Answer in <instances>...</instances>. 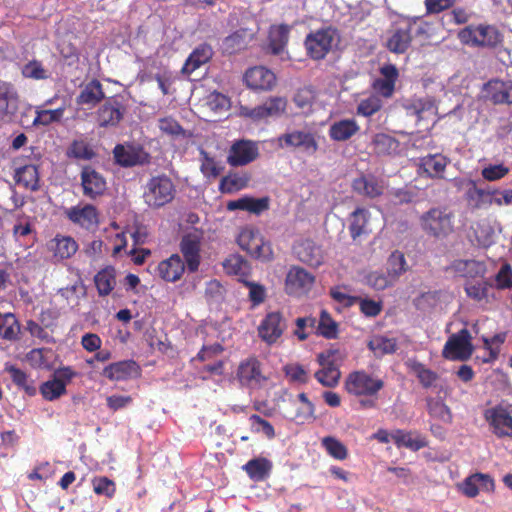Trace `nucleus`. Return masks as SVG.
<instances>
[{
    "instance_id": "f257e3e1",
    "label": "nucleus",
    "mask_w": 512,
    "mask_h": 512,
    "mask_svg": "<svg viewBox=\"0 0 512 512\" xmlns=\"http://www.w3.org/2000/svg\"><path fill=\"white\" fill-rule=\"evenodd\" d=\"M384 386L385 382L381 377L363 369L350 372L344 381L345 391L359 399L362 409L377 408L379 393Z\"/></svg>"
},
{
    "instance_id": "f03ea898",
    "label": "nucleus",
    "mask_w": 512,
    "mask_h": 512,
    "mask_svg": "<svg viewBox=\"0 0 512 512\" xmlns=\"http://www.w3.org/2000/svg\"><path fill=\"white\" fill-rule=\"evenodd\" d=\"M235 379L240 388L253 393L264 389L270 377L266 373L262 361L256 356H249L238 364Z\"/></svg>"
},
{
    "instance_id": "7ed1b4c3",
    "label": "nucleus",
    "mask_w": 512,
    "mask_h": 512,
    "mask_svg": "<svg viewBox=\"0 0 512 512\" xmlns=\"http://www.w3.org/2000/svg\"><path fill=\"white\" fill-rule=\"evenodd\" d=\"M176 188L169 176L159 174L152 176L145 184L143 201L151 209H159L172 202Z\"/></svg>"
},
{
    "instance_id": "20e7f679",
    "label": "nucleus",
    "mask_w": 512,
    "mask_h": 512,
    "mask_svg": "<svg viewBox=\"0 0 512 512\" xmlns=\"http://www.w3.org/2000/svg\"><path fill=\"white\" fill-rule=\"evenodd\" d=\"M455 215L447 207H433L420 217L422 230L429 236L445 238L454 231Z\"/></svg>"
},
{
    "instance_id": "39448f33",
    "label": "nucleus",
    "mask_w": 512,
    "mask_h": 512,
    "mask_svg": "<svg viewBox=\"0 0 512 512\" xmlns=\"http://www.w3.org/2000/svg\"><path fill=\"white\" fill-rule=\"evenodd\" d=\"M339 40L338 30L332 26L311 31L304 40L307 55L313 60H322Z\"/></svg>"
},
{
    "instance_id": "423d86ee",
    "label": "nucleus",
    "mask_w": 512,
    "mask_h": 512,
    "mask_svg": "<svg viewBox=\"0 0 512 512\" xmlns=\"http://www.w3.org/2000/svg\"><path fill=\"white\" fill-rule=\"evenodd\" d=\"M283 416L298 423H304L309 420H314L315 405L308 399L306 393H299L294 396L285 392L281 398Z\"/></svg>"
},
{
    "instance_id": "0eeeda50",
    "label": "nucleus",
    "mask_w": 512,
    "mask_h": 512,
    "mask_svg": "<svg viewBox=\"0 0 512 512\" xmlns=\"http://www.w3.org/2000/svg\"><path fill=\"white\" fill-rule=\"evenodd\" d=\"M237 243L242 250L255 259L268 262L274 257L271 244L265 241L257 230L251 228L241 230Z\"/></svg>"
},
{
    "instance_id": "6e6552de",
    "label": "nucleus",
    "mask_w": 512,
    "mask_h": 512,
    "mask_svg": "<svg viewBox=\"0 0 512 512\" xmlns=\"http://www.w3.org/2000/svg\"><path fill=\"white\" fill-rule=\"evenodd\" d=\"M473 352L472 336L468 329L463 328L448 338L443 347L442 356L451 361H467Z\"/></svg>"
},
{
    "instance_id": "1a4fd4ad",
    "label": "nucleus",
    "mask_w": 512,
    "mask_h": 512,
    "mask_svg": "<svg viewBox=\"0 0 512 512\" xmlns=\"http://www.w3.org/2000/svg\"><path fill=\"white\" fill-rule=\"evenodd\" d=\"M203 239V230L194 228L186 232L180 240V252L185 259L187 269L190 273H195L199 269Z\"/></svg>"
},
{
    "instance_id": "9d476101",
    "label": "nucleus",
    "mask_w": 512,
    "mask_h": 512,
    "mask_svg": "<svg viewBox=\"0 0 512 512\" xmlns=\"http://www.w3.org/2000/svg\"><path fill=\"white\" fill-rule=\"evenodd\" d=\"M115 162L121 167L144 166L151 163V154L139 144H117L113 149Z\"/></svg>"
},
{
    "instance_id": "9b49d317",
    "label": "nucleus",
    "mask_w": 512,
    "mask_h": 512,
    "mask_svg": "<svg viewBox=\"0 0 512 512\" xmlns=\"http://www.w3.org/2000/svg\"><path fill=\"white\" fill-rule=\"evenodd\" d=\"M287 107V100L284 97H270L262 105L254 108L240 106L239 114L242 117L253 121H261L270 117H279Z\"/></svg>"
},
{
    "instance_id": "f8f14e48",
    "label": "nucleus",
    "mask_w": 512,
    "mask_h": 512,
    "mask_svg": "<svg viewBox=\"0 0 512 512\" xmlns=\"http://www.w3.org/2000/svg\"><path fill=\"white\" fill-rule=\"evenodd\" d=\"M65 217L74 225L95 231L100 223L98 209L92 204H78L64 210Z\"/></svg>"
},
{
    "instance_id": "ddd939ff",
    "label": "nucleus",
    "mask_w": 512,
    "mask_h": 512,
    "mask_svg": "<svg viewBox=\"0 0 512 512\" xmlns=\"http://www.w3.org/2000/svg\"><path fill=\"white\" fill-rule=\"evenodd\" d=\"M292 251L300 262L312 268L320 267L326 259L323 247L309 238L295 242Z\"/></svg>"
},
{
    "instance_id": "4468645a",
    "label": "nucleus",
    "mask_w": 512,
    "mask_h": 512,
    "mask_svg": "<svg viewBox=\"0 0 512 512\" xmlns=\"http://www.w3.org/2000/svg\"><path fill=\"white\" fill-rule=\"evenodd\" d=\"M459 39L467 45L493 47L500 42V35L492 26L479 25L462 29Z\"/></svg>"
},
{
    "instance_id": "2eb2a0df",
    "label": "nucleus",
    "mask_w": 512,
    "mask_h": 512,
    "mask_svg": "<svg viewBox=\"0 0 512 512\" xmlns=\"http://www.w3.org/2000/svg\"><path fill=\"white\" fill-rule=\"evenodd\" d=\"M315 283V276L300 266L293 265L285 278V291L288 295L302 296L308 293Z\"/></svg>"
},
{
    "instance_id": "dca6fc26",
    "label": "nucleus",
    "mask_w": 512,
    "mask_h": 512,
    "mask_svg": "<svg viewBox=\"0 0 512 512\" xmlns=\"http://www.w3.org/2000/svg\"><path fill=\"white\" fill-rule=\"evenodd\" d=\"M484 418L497 438H512V415L506 408L501 405L489 408Z\"/></svg>"
},
{
    "instance_id": "f3484780",
    "label": "nucleus",
    "mask_w": 512,
    "mask_h": 512,
    "mask_svg": "<svg viewBox=\"0 0 512 512\" xmlns=\"http://www.w3.org/2000/svg\"><path fill=\"white\" fill-rule=\"evenodd\" d=\"M286 329L285 319L279 311L269 312L258 327V335L268 345H272L283 335Z\"/></svg>"
},
{
    "instance_id": "a211bd4d",
    "label": "nucleus",
    "mask_w": 512,
    "mask_h": 512,
    "mask_svg": "<svg viewBox=\"0 0 512 512\" xmlns=\"http://www.w3.org/2000/svg\"><path fill=\"white\" fill-rule=\"evenodd\" d=\"M259 155L258 146L250 140H238L232 144L227 156V163L239 167L253 162Z\"/></svg>"
},
{
    "instance_id": "6ab92c4d",
    "label": "nucleus",
    "mask_w": 512,
    "mask_h": 512,
    "mask_svg": "<svg viewBox=\"0 0 512 512\" xmlns=\"http://www.w3.org/2000/svg\"><path fill=\"white\" fill-rule=\"evenodd\" d=\"M351 188L361 197L375 199L384 194L386 187L384 180L374 174H361L352 180Z\"/></svg>"
},
{
    "instance_id": "aec40b11",
    "label": "nucleus",
    "mask_w": 512,
    "mask_h": 512,
    "mask_svg": "<svg viewBox=\"0 0 512 512\" xmlns=\"http://www.w3.org/2000/svg\"><path fill=\"white\" fill-rule=\"evenodd\" d=\"M83 195L89 199H96L104 194L107 186L101 173L91 166H84L80 174Z\"/></svg>"
},
{
    "instance_id": "412c9836",
    "label": "nucleus",
    "mask_w": 512,
    "mask_h": 512,
    "mask_svg": "<svg viewBox=\"0 0 512 512\" xmlns=\"http://www.w3.org/2000/svg\"><path fill=\"white\" fill-rule=\"evenodd\" d=\"M412 28L411 23L392 28L388 32L385 47L394 54L406 53L413 40Z\"/></svg>"
},
{
    "instance_id": "4be33fe9",
    "label": "nucleus",
    "mask_w": 512,
    "mask_h": 512,
    "mask_svg": "<svg viewBox=\"0 0 512 512\" xmlns=\"http://www.w3.org/2000/svg\"><path fill=\"white\" fill-rule=\"evenodd\" d=\"M333 356V351L322 352L317 356L322 368L315 373L314 377L325 387H335L341 376L339 368L334 364Z\"/></svg>"
},
{
    "instance_id": "5701e85b",
    "label": "nucleus",
    "mask_w": 512,
    "mask_h": 512,
    "mask_svg": "<svg viewBox=\"0 0 512 512\" xmlns=\"http://www.w3.org/2000/svg\"><path fill=\"white\" fill-rule=\"evenodd\" d=\"M244 82L252 90L269 91L276 84V76L263 66H255L245 72Z\"/></svg>"
},
{
    "instance_id": "b1692460",
    "label": "nucleus",
    "mask_w": 512,
    "mask_h": 512,
    "mask_svg": "<svg viewBox=\"0 0 512 512\" xmlns=\"http://www.w3.org/2000/svg\"><path fill=\"white\" fill-rule=\"evenodd\" d=\"M141 368L134 360H123L107 365L102 375L110 381H125L139 377Z\"/></svg>"
},
{
    "instance_id": "393cba45",
    "label": "nucleus",
    "mask_w": 512,
    "mask_h": 512,
    "mask_svg": "<svg viewBox=\"0 0 512 512\" xmlns=\"http://www.w3.org/2000/svg\"><path fill=\"white\" fill-rule=\"evenodd\" d=\"M125 109L116 99H109L102 104L96 112V120L99 127H115L123 119Z\"/></svg>"
},
{
    "instance_id": "a878e982",
    "label": "nucleus",
    "mask_w": 512,
    "mask_h": 512,
    "mask_svg": "<svg viewBox=\"0 0 512 512\" xmlns=\"http://www.w3.org/2000/svg\"><path fill=\"white\" fill-rule=\"evenodd\" d=\"M490 189V186H487L486 188L478 187L475 181L470 180L464 193V200L467 208L472 212L490 208Z\"/></svg>"
},
{
    "instance_id": "bb28decb",
    "label": "nucleus",
    "mask_w": 512,
    "mask_h": 512,
    "mask_svg": "<svg viewBox=\"0 0 512 512\" xmlns=\"http://www.w3.org/2000/svg\"><path fill=\"white\" fill-rule=\"evenodd\" d=\"M19 97L9 82L0 83V120L11 122L18 111Z\"/></svg>"
},
{
    "instance_id": "cd10ccee",
    "label": "nucleus",
    "mask_w": 512,
    "mask_h": 512,
    "mask_svg": "<svg viewBox=\"0 0 512 512\" xmlns=\"http://www.w3.org/2000/svg\"><path fill=\"white\" fill-rule=\"evenodd\" d=\"M494 480L488 474L475 473L466 477L458 485L459 490L468 498H475L480 490L491 492L494 490Z\"/></svg>"
},
{
    "instance_id": "c85d7f7f",
    "label": "nucleus",
    "mask_w": 512,
    "mask_h": 512,
    "mask_svg": "<svg viewBox=\"0 0 512 512\" xmlns=\"http://www.w3.org/2000/svg\"><path fill=\"white\" fill-rule=\"evenodd\" d=\"M279 142L286 147L302 148L309 154H314L318 150L315 136L310 132L294 130L281 135Z\"/></svg>"
},
{
    "instance_id": "c756f323",
    "label": "nucleus",
    "mask_w": 512,
    "mask_h": 512,
    "mask_svg": "<svg viewBox=\"0 0 512 512\" xmlns=\"http://www.w3.org/2000/svg\"><path fill=\"white\" fill-rule=\"evenodd\" d=\"M484 92L493 104H512V81L490 80L484 85Z\"/></svg>"
},
{
    "instance_id": "7c9ffc66",
    "label": "nucleus",
    "mask_w": 512,
    "mask_h": 512,
    "mask_svg": "<svg viewBox=\"0 0 512 512\" xmlns=\"http://www.w3.org/2000/svg\"><path fill=\"white\" fill-rule=\"evenodd\" d=\"M186 263L180 255L172 254L169 258L162 260L157 266V273L166 282H177L185 272Z\"/></svg>"
},
{
    "instance_id": "2f4dec72",
    "label": "nucleus",
    "mask_w": 512,
    "mask_h": 512,
    "mask_svg": "<svg viewBox=\"0 0 512 512\" xmlns=\"http://www.w3.org/2000/svg\"><path fill=\"white\" fill-rule=\"evenodd\" d=\"M49 250L57 260L70 259L77 252L79 246L71 236L57 234L49 241Z\"/></svg>"
},
{
    "instance_id": "473e14b6",
    "label": "nucleus",
    "mask_w": 512,
    "mask_h": 512,
    "mask_svg": "<svg viewBox=\"0 0 512 512\" xmlns=\"http://www.w3.org/2000/svg\"><path fill=\"white\" fill-rule=\"evenodd\" d=\"M105 98L103 85L97 79H92L86 83L78 96L76 97V103L78 105H86L89 108H93L98 105Z\"/></svg>"
},
{
    "instance_id": "72a5a7b5",
    "label": "nucleus",
    "mask_w": 512,
    "mask_h": 512,
    "mask_svg": "<svg viewBox=\"0 0 512 512\" xmlns=\"http://www.w3.org/2000/svg\"><path fill=\"white\" fill-rule=\"evenodd\" d=\"M451 269L460 277H484L487 268L483 261L475 259H457L451 264Z\"/></svg>"
},
{
    "instance_id": "f704fd0d",
    "label": "nucleus",
    "mask_w": 512,
    "mask_h": 512,
    "mask_svg": "<svg viewBox=\"0 0 512 512\" xmlns=\"http://www.w3.org/2000/svg\"><path fill=\"white\" fill-rule=\"evenodd\" d=\"M213 50L209 44L203 43L197 46L189 55L182 67V73L190 75L203 64L210 61Z\"/></svg>"
},
{
    "instance_id": "c9c22d12",
    "label": "nucleus",
    "mask_w": 512,
    "mask_h": 512,
    "mask_svg": "<svg viewBox=\"0 0 512 512\" xmlns=\"http://www.w3.org/2000/svg\"><path fill=\"white\" fill-rule=\"evenodd\" d=\"M360 127L353 118L335 121L329 128V137L337 142L347 141L358 133Z\"/></svg>"
},
{
    "instance_id": "e433bc0d",
    "label": "nucleus",
    "mask_w": 512,
    "mask_h": 512,
    "mask_svg": "<svg viewBox=\"0 0 512 512\" xmlns=\"http://www.w3.org/2000/svg\"><path fill=\"white\" fill-rule=\"evenodd\" d=\"M370 212L363 207H357L349 216V233L355 240L363 234H368Z\"/></svg>"
},
{
    "instance_id": "4c0bfd02",
    "label": "nucleus",
    "mask_w": 512,
    "mask_h": 512,
    "mask_svg": "<svg viewBox=\"0 0 512 512\" xmlns=\"http://www.w3.org/2000/svg\"><path fill=\"white\" fill-rule=\"evenodd\" d=\"M14 179L18 185H22L25 189L31 191L39 189V172L35 165L29 164L17 168Z\"/></svg>"
},
{
    "instance_id": "58836bf2",
    "label": "nucleus",
    "mask_w": 512,
    "mask_h": 512,
    "mask_svg": "<svg viewBox=\"0 0 512 512\" xmlns=\"http://www.w3.org/2000/svg\"><path fill=\"white\" fill-rule=\"evenodd\" d=\"M290 28L286 24L273 25L269 30V48L272 54H280L289 40Z\"/></svg>"
},
{
    "instance_id": "ea45409f",
    "label": "nucleus",
    "mask_w": 512,
    "mask_h": 512,
    "mask_svg": "<svg viewBox=\"0 0 512 512\" xmlns=\"http://www.w3.org/2000/svg\"><path fill=\"white\" fill-rule=\"evenodd\" d=\"M250 177L246 173L230 172L221 178L219 191L223 194H232L247 187Z\"/></svg>"
},
{
    "instance_id": "a19ab883",
    "label": "nucleus",
    "mask_w": 512,
    "mask_h": 512,
    "mask_svg": "<svg viewBox=\"0 0 512 512\" xmlns=\"http://www.w3.org/2000/svg\"><path fill=\"white\" fill-rule=\"evenodd\" d=\"M448 159L441 154L427 155L421 158V168L430 178H442Z\"/></svg>"
},
{
    "instance_id": "79ce46f5",
    "label": "nucleus",
    "mask_w": 512,
    "mask_h": 512,
    "mask_svg": "<svg viewBox=\"0 0 512 512\" xmlns=\"http://www.w3.org/2000/svg\"><path fill=\"white\" fill-rule=\"evenodd\" d=\"M223 269L228 275L239 276L241 282L250 274L248 262L238 254L227 257L223 262Z\"/></svg>"
},
{
    "instance_id": "37998d69",
    "label": "nucleus",
    "mask_w": 512,
    "mask_h": 512,
    "mask_svg": "<svg viewBox=\"0 0 512 512\" xmlns=\"http://www.w3.org/2000/svg\"><path fill=\"white\" fill-rule=\"evenodd\" d=\"M95 286L100 296L109 295L116 285V272L111 266L100 270L94 277Z\"/></svg>"
},
{
    "instance_id": "c03bdc74",
    "label": "nucleus",
    "mask_w": 512,
    "mask_h": 512,
    "mask_svg": "<svg viewBox=\"0 0 512 512\" xmlns=\"http://www.w3.org/2000/svg\"><path fill=\"white\" fill-rule=\"evenodd\" d=\"M20 324L12 313H0V338L7 341L19 339Z\"/></svg>"
},
{
    "instance_id": "a18cd8bd",
    "label": "nucleus",
    "mask_w": 512,
    "mask_h": 512,
    "mask_svg": "<svg viewBox=\"0 0 512 512\" xmlns=\"http://www.w3.org/2000/svg\"><path fill=\"white\" fill-rule=\"evenodd\" d=\"M426 408L428 414L443 423H451L453 416L450 408L444 403L443 400L434 398V397H426Z\"/></svg>"
},
{
    "instance_id": "49530a36",
    "label": "nucleus",
    "mask_w": 512,
    "mask_h": 512,
    "mask_svg": "<svg viewBox=\"0 0 512 512\" xmlns=\"http://www.w3.org/2000/svg\"><path fill=\"white\" fill-rule=\"evenodd\" d=\"M243 470L247 473L250 479L254 481H262L269 475L271 462L266 458H254L249 460L243 466Z\"/></svg>"
},
{
    "instance_id": "de8ad7c7",
    "label": "nucleus",
    "mask_w": 512,
    "mask_h": 512,
    "mask_svg": "<svg viewBox=\"0 0 512 512\" xmlns=\"http://www.w3.org/2000/svg\"><path fill=\"white\" fill-rule=\"evenodd\" d=\"M5 370L9 373L12 382L18 388L24 390L28 396H34L36 394L34 381L29 378L25 371L14 365L6 366Z\"/></svg>"
},
{
    "instance_id": "09e8293b",
    "label": "nucleus",
    "mask_w": 512,
    "mask_h": 512,
    "mask_svg": "<svg viewBox=\"0 0 512 512\" xmlns=\"http://www.w3.org/2000/svg\"><path fill=\"white\" fill-rule=\"evenodd\" d=\"M391 438L395 445L400 447H406L413 451H418L424 448L427 443L423 438H412V433L401 429H397L391 433Z\"/></svg>"
},
{
    "instance_id": "8fccbe9b",
    "label": "nucleus",
    "mask_w": 512,
    "mask_h": 512,
    "mask_svg": "<svg viewBox=\"0 0 512 512\" xmlns=\"http://www.w3.org/2000/svg\"><path fill=\"white\" fill-rule=\"evenodd\" d=\"M66 106L62 105L56 109H41L36 108V117L33 120L34 126H48L52 123H58L62 120Z\"/></svg>"
},
{
    "instance_id": "3c124183",
    "label": "nucleus",
    "mask_w": 512,
    "mask_h": 512,
    "mask_svg": "<svg viewBox=\"0 0 512 512\" xmlns=\"http://www.w3.org/2000/svg\"><path fill=\"white\" fill-rule=\"evenodd\" d=\"M493 289L492 283L487 280L475 282V283H467L464 287V290L467 296L473 299L476 302H489L490 291Z\"/></svg>"
},
{
    "instance_id": "603ef678",
    "label": "nucleus",
    "mask_w": 512,
    "mask_h": 512,
    "mask_svg": "<svg viewBox=\"0 0 512 512\" xmlns=\"http://www.w3.org/2000/svg\"><path fill=\"white\" fill-rule=\"evenodd\" d=\"M158 128L163 134L172 139H184L188 137L186 130L171 116L160 118L158 120Z\"/></svg>"
},
{
    "instance_id": "864d4df0",
    "label": "nucleus",
    "mask_w": 512,
    "mask_h": 512,
    "mask_svg": "<svg viewBox=\"0 0 512 512\" xmlns=\"http://www.w3.org/2000/svg\"><path fill=\"white\" fill-rule=\"evenodd\" d=\"M316 332L318 335L326 339H335L338 335V324L332 319L326 310H322L318 325H316Z\"/></svg>"
},
{
    "instance_id": "5fc2aeb1",
    "label": "nucleus",
    "mask_w": 512,
    "mask_h": 512,
    "mask_svg": "<svg viewBox=\"0 0 512 512\" xmlns=\"http://www.w3.org/2000/svg\"><path fill=\"white\" fill-rule=\"evenodd\" d=\"M396 281L387 272L372 271L365 276V283L372 289L382 291Z\"/></svg>"
},
{
    "instance_id": "6e6d98bb",
    "label": "nucleus",
    "mask_w": 512,
    "mask_h": 512,
    "mask_svg": "<svg viewBox=\"0 0 512 512\" xmlns=\"http://www.w3.org/2000/svg\"><path fill=\"white\" fill-rule=\"evenodd\" d=\"M374 151L378 155H388L398 147V141L385 133H378L372 140Z\"/></svg>"
},
{
    "instance_id": "4d7b16f0",
    "label": "nucleus",
    "mask_w": 512,
    "mask_h": 512,
    "mask_svg": "<svg viewBox=\"0 0 512 512\" xmlns=\"http://www.w3.org/2000/svg\"><path fill=\"white\" fill-rule=\"evenodd\" d=\"M407 270V263L405 256L402 252L396 250L391 253L387 261V273L393 277L395 281L405 273Z\"/></svg>"
},
{
    "instance_id": "13d9d810",
    "label": "nucleus",
    "mask_w": 512,
    "mask_h": 512,
    "mask_svg": "<svg viewBox=\"0 0 512 512\" xmlns=\"http://www.w3.org/2000/svg\"><path fill=\"white\" fill-rule=\"evenodd\" d=\"M321 444L327 453L334 459L345 460L348 457V450L346 446L335 437L326 436L322 438Z\"/></svg>"
},
{
    "instance_id": "bf43d9fd",
    "label": "nucleus",
    "mask_w": 512,
    "mask_h": 512,
    "mask_svg": "<svg viewBox=\"0 0 512 512\" xmlns=\"http://www.w3.org/2000/svg\"><path fill=\"white\" fill-rule=\"evenodd\" d=\"M67 390L64 388L63 383H59L58 380L52 378L41 384L40 393L45 400L54 401L66 394Z\"/></svg>"
},
{
    "instance_id": "052dcab7",
    "label": "nucleus",
    "mask_w": 512,
    "mask_h": 512,
    "mask_svg": "<svg viewBox=\"0 0 512 512\" xmlns=\"http://www.w3.org/2000/svg\"><path fill=\"white\" fill-rule=\"evenodd\" d=\"M201 165L200 171L206 178H217L224 170L223 166H220L214 158L210 157L209 154L201 150Z\"/></svg>"
},
{
    "instance_id": "680f3d73",
    "label": "nucleus",
    "mask_w": 512,
    "mask_h": 512,
    "mask_svg": "<svg viewBox=\"0 0 512 512\" xmlns=\"http://www.w3.org/2000/svg\"><path fill=\"white\" fill-rule=\"evenodd\" d=\"M283 372L292 383L306 384L310 380L308 371L299 363L285 365Z\"/></svg>"
},
{
    "instance_id": "e2e57ef3",
    "label": "nucleus",
    "mask_w": 512,
    "mask_h": 512,
    "mask_svg": "<svg viewBox=\"0 0 512 512\" xmlns=\"http://www.w3.org/2000/svg\"><path fill=\"white\" fill-rule=\"evenodd\" d=\"M382 106V100L377 95H370L359 102L357 106V114L364 117H370L380 111Z\"/></svg>"
},
{
    "instance_id": "0e129e2a",
    "label": "nucleus",
    "mask_w": 512,
    "mask_h": 512,
    "mask_svg": "<svg viewBox=\"0 0 512 512\" xmlns=\"http://www.w3.org/2000/svg\"><path fill=\"white\" fill-rule=\"evenodd\" d=\"M22 76L34 80H46L49 78V74L44 69L42 63L36 59H33L26 63L21 70Z\"/></svg>"
},
{
    "instance_id": "69168bd1",
    "label": "nucleus",
    "mask_w": 512,
    "mask_h": 512,
    "mask_svg": "<svg viewBox=\"0 0 512 512\" xmlns=\"http://www.w3.org/2000/svg\"><path fill=\"white\" fill-rule=\"evenodd\" d=\"M68 156L76 159L90 160L95 156V152L84 140H74L68 149Z\"/></svg>"
},
{
    "instance_id": "338daca9",
    "label": "nucleus",
    "mask_w": 512,
    "mask_h": 512,
    "mask_svg": "<svg viewBox=\"0 0 512 512\" xmlns=\"http://www.w3.org/2000/svg\"><path fill=\"white\" fill-rule=\"evenodd\" d=\"M412 370L424 388L432 387L438 380V374L431 369L426 368L422 363L415 362L412 365Z\"/></svg>"
},
{
    "instance_id": "774afa93",
    "label": "nucleus",
    "mask_w": 512,
    "mask_h": 512,
    "mask_svg": "<svg viewBox=\"0 0 512 512\" xmlns=\"http://www.w3.org/2000/svg\"><path fill=\"white\" fill-rule=\"evenodd\" d=\"M472 229L478 245L488 247L493 243L494 230L489 224L477 222Z\"/></svg>"
}]
</instances>
